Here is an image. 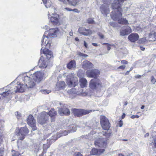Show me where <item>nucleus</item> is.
I'll return each mask as SVG.
<instances>
[{
	"label": "nucleus",
	"instance_id": "22",
	"mask_svg": "<svg viewBox=\"0 0 156 156\" xmlns=\"http://www.w3.org/2000/svg\"><path fill=\"white\" fill-rule=\"evenodd\" d=\"M58 112L60 114H64L66 115H69L70 114V112L69 109L66 106H64L63 108H59Z\"/></svg>",
	"mask_w": 156,
	"mask_h": 156
},
{
	"label": "nucleus",
	"instance_id": "36",
	"mask_svg": "<svg viewBox=\"0 0 156 156\" xmlns=\"http://www.w3.org/2000/svg\"><path fill=\"white\" fill-rule=\"evenodd\" d=\"M103 44L104 45H107V49L108 51H109L110 50L111 46H113V45H111L109 44L106 43H104Z\"/></svg>",
	"mask_w": 156,
	"mask_h": 156
},
{
	"label": "nucleus",
	"instance_id": "60",
	"mask_svg": "<svg viewBox=\"0 0 156 156\" xmlns=\"http://www.w3.org/2000/svg\"><path fill=\"white\" fill-rule=\"evenodd\" d=\"M75 40L76 41H79V38L77 37H76L75 38Z\"/></svg>",
	"mask_w": 156,
	"mask_h": 156
},
{
	"label": "nucleus",
	"instance_id": "29",
	"mask_svg": "<svg viewBox=\"0 0 156 156\" xmlns=\"http://www.w3.org/2000/svg\"><path fill=\"white\" fill-rule=\"evenodd\" d=\"M39 64L41 67L46 68L47 67L46 62L44 60H42L41 58L39 60Z\"/></svg>",
	"mask_w": 156,
	"mask_h": 156
},
{
	"label": "nucleus",
	"instance_id": "63",
	"mask_svg": "<svg viewBox=\"0 0 156 156\" xmlns=\"http://www.w3.org/2000/svg\"><path fill=\"white\" fill-rule=\"evenodd\" d=\"M144 107H144V105H142V106H141V109H143L144 108Z\"/></svg>",
	"mask_w": 156,
	"mask_h": 156
},
{
	"label": "nucleus",
	"instance_id": "55",
	"mask_svg": "<svg viewBox=\"0 0 156 156\" xmlns=\"http://www.w3.org/2000/svg\"><path fill=\"white\" fill-rule=\"evenodd\" d=\"M92 44L94 46L97 47L98 46V44L96 43H92Z\"/></svg>",
	"mask_w": 156,
	"mask_h": 156
},
{
	"label": "nucleus",
	"instance_id": "52",
	"mask_svg": "<svg viewBox=\"0 0 156 156\" xmlns=\"http://www.w3.org/2000/svg\"><path fill=\"white\" fill-rule=\"evenodd\" d=\"M47 150H43V151L41 153V155H44V154L46 153Z\"/></svg>",
	"mask_w": 156,
	"mask_h": 156
},
{
	"label": "nucleus",
	"instance_id": "44",
	"mask_svg": "<svg viewBox=\"0 0 156 156\" xmlns=\"http://www.w3.org/2000/svg\"><path fill=\"white\" fill-rule=\"evenodd\" d=\"M112 133V132L111 131H109L108 133H107L105 132L104 135L106 136H110Z\"/></svg>",
	"mask_w": 156,
	"mask_h": 156
},
{
	"label": "nucleus",
	"instance_id": "35",
	"mask_svg": "<svg viewBox=\"0 0 156 156\" xmlns=\"http://www.w3.org/2000/svg\"><path fill=\"white\" fill-rule=\"evenodd\" d=\"M65 9H66L67 10L69 11H73L75 12H78V13L79 12V11L77 9H73L68 8H66Z\"/></svg>",
	"mask_w": 156,
	"mask_h": 156
},
{
	"label": "nucleus",
	"instance_id": "46",
	"mask_svg": "<svg viewBox=\"0 0 156 156\" xmlns=\"http://www.w3.org/2000/svg\"><path fill=\"white\" fill-rule=\"evenodd\" d=\"M139 116L137 115H132L131 117V118L132 119H134L135 118L137 119L139 118Z\"/></svg>",
	"mask_w": 156,
	"mask_h": 156
},
{
	"label": "nucleus",
	"instance_id": "47",
	"mask_svg": "<svg viewBox=\"0 0 156 156\" xmlns=\"http://www.w3.org/2000/svg\"><path fill=\"white\" fill-rule=\"evenodd\" d=\"M118 124L119 125V127H121L123 125V121L122 120H120L119 121Z\"/></svg>",
	"mask_w": 156,
	"mask_h": 156
},
{
	"label": "nucleus",
	"instance_id": "9",
	"mask_svg": "<svg viewBox=\"0 0 156 156\" xmlns=\"http://www.w3.org/2000/svg\"><path fill=\"white\" fill-rule=\"evenodd\" d=\"M102 83L99 79H91L89 83V86L92 89H96L97 87H102Z\"/></svg>",
	"mask_w": 156,
	"mask_h": 156
},
{
	"label": "nucleus",
	"instance_id": "28",
	"mask_svg": "<svg viewBox=\"0 0 156 156\" xmlns=\"http://www.w3.org/2000/svg\"><path fill=\"white\" fill-rule=\"evenodd\" d=\"M33 79L32 78L28 83H27V85L26 86L28 88H31L33 87L35 85V83L34 81H33Z\"/></svg>",
	"mask_w": 156,
	"mask_h": 156
},
{
	"label": "nucleus",
	"instance_id": "31",
	"mask_svg": "<svg viewBox=\"0 0 156 156\" xmlns=\"http://www.w3.org/2000/svg\"><path fill=\"white\" fill-rule=\"evenodd\" d=\"M109 10L108 8L102 7L101 9V12L103 14L107 15L109 12Z\"/></svg>",
	"mask_w": 156,
	"mask_h": 156
},
{
	"label": "nucleus",
	"instance_id": "19",
	"mask_svg": "<svg viewBox=\"0 0 156 156\" xmlns=\"http://www.w3.org/2000/svg\"><path fill=\"white\" fill-rule=\"evenodd\" d=\"M41 54H44L46 56L47 58L48 59L53 57L52 51L45 48L43 49L42 48L41 49Z\"/></svg>",
	"mask_w": 156,
	"mask_h": 156
},
{
	"label": "nucleus",
	"instance_id": "12",
	"mask_svg": "<svg viewBox=\"0 0 156 156\" xmlns=\"http://www.w3.org/2000/svg\"><path fill=\"white\" fill-rule=\"evenodd\" d=\"M66 82L70 87H75L78 83V80L76 77H71L66 79Z\"/></svg>",
	"mask_w": 156,
	"mask_h": 156
},
{
	"label": "nucleus",
	"instance_id": "11",
	"mask_svg": "<svg viewBox=\"0 0 156 156\" xmlns=\"http://www.w3.org/2000/svg\"><path fill=\"white\" fill-rule=\"evenodd\" d=\"M86 74L88 77L97 78L100 74L99 70L97 69H94L90 70L87 71Z\"/></svg>",
	"mask_w": 156,
	"mask_h": 156
},
{
	"label": "nucleus",
	"instance_id": "7",
	"mask_svg": "<svg viewBox=\"0 0 156 156\" xmlns=\"http://www.w3.org/2000/svg\"><path fill=\"white\" fill-rule=\"evenodd\" d=\"M100 124L102 128L105 130H108L110 127V123L108 119L104 116L100 117Z\"/></svg>",
	"mask_w": 156,
	"mask_h": 156
},
{
	"label": "nucleus",
	"instance_id": "51",
	"mask_svg": "<svg viewBox=\"0 0 156 156\" xmlns=\"http://www.w3.org/2000/svg\"><path fill=\"white\" fill-rule=\"evenodd\" d=\"M141 77V76L139 75H137L134 76L135 78L136 79H139Z\"/></svg>",
	"mask_w": 156,
	"mask_h": 156
},
{
	"label": "nucleus",
	"instance_id": "57",
	"mask_svg": "<svg viewBox=\"0 0 156 156\" xmlns=\"http://www.w3.org/2000/svg\"><path fill=\"white\" fill-rule=\"evenodd\" d=\"M149 133H146L144 135V137H146L149 136Z\"/></svg>",
	"mask_w": 156,
	"mask_h": 156
},
{
	"label": "nucleus",
	"instance_id": "26",
	"mask_svg": "<svg viewBox=\"0 0 156 156\" xmlns=\"http://www.w3.org/2000/svg\"><path fill=\"white\" fill-rule=\"evenodd\" d=\"M66 86L65 83L63 81H60L57 84V87L59 90L64 89Z\"/></svg>",
	"mask_w": 156,
	"mask_h": 156
},
{
	"label": "nucleus",
	"instance_id": "39",
	"mask_svg": "<svg viewBox=\"0 0 156 156\" xmlns=\"http://www.w3.org/2000/svg\"><path fill=\"white\" fill-rule=\"evenodd\" d=\"M151 81L153 84H154L156 82V79L153 76H151Z\"/></svg>",
	"mask_w": 156,
	"mask_h": 156
},
{
	"label": "nucleus",
	"instance_id": "10",
	"mask_svg": "<svg viewBox=\"0 0 156 156\" xmlns=\"http://www.w3.org/2000/svg\"><path fill=\"white\" fill-rule=\"evenodd\" d=\"M27 124L32 128V130H37L36 121L32 115H29L27 119Z\"/></svg>",
	"mask_w": 156,
	"mask_h": 156
},
{
	"label": "nucleus",
	"instance_id": "14",
	"mask_svg": "<svg viewBox=\"0 0 156 156\" xmlns=\"http://www.w3.org/2000/svg\"><path fill=\"white\" fill-rule=\"evenodd\" d=\"M49 19L51 23L54 25H58L60 24L58 15L56 14H54L53 16L50 17Z\"/></svg>",
	"mask_w": 156,
	"mask_h": 156
},
{
	"label": "nucleus",
	"instance_id": "23",
	"mask_svg": "<svg viewBox=\"0 0 156 156\" xmlns=\"http://www.w3.org/2000/svg\"><path fill=\"white\" fill-rule=\"evenodd\" d=\"M60 2L64 3L68 2L70 4L74 6L76 5L79 2L80 0H59Z\"/></svg>",
	"mask_w": 156,
	"mask_h": 156
},
{
	"label": "nucleus",
	"instance_id": "27",
	"mask_svg": "<svg viewBox=\"0 0 156 156\" xmlns=\"http://www.w3.org/2000/svg\"><path fill=\"white\" fill-rule=\"evenodd\" d=\"M32 78H30V77H29L28 76H25L24 77V79H23V81H24V83L25 84V85H23V84H21V85H23V87H24V91L25 90V89H24V86H26L27 85V83H28V82Z\"/></svg>",
	"mask_w": 156,
	"mask_h": 156
},
{
	"label": "nucleus",
	"instance_id": "38",
	"mask_svg": "<svg viewBox=\"0 0 156 156\" xmlns=\"http://www.w3.org/2000/svg\"><path fill=\"white\" fill-rule=\"evenodd\" d=\"M78 55L80 56L83 57H87L88 56V55H87L82 53L80 52L78 53Z\"/></svg>",
	"mask_w": 156,
	"mask_h": 156
},
{
	"label": "nucleus",
	"instance_id": "21",
	"mask_svg": "<svg viewBox=\"0 0 156 156\" xmlns=\"http://www.w3.org/2000/svg\"><path fill=\"white\" fill-rule=\"evenodd\" d=\"M139 37L138 34L136 33H133L128 36V38L130 42H134L138 40Z\"/></svg>",
	"mask_w": 156,
	"mask_h": 156
},
{
	"label": "nucleus",
	"instance_id": "48",
	"mask_svg": "<svg viewBox=\"0 0 156 156\" xmlns=\"http://www.w3.org/2000/svg\"><path fill=\"white\" fill-rule=\"evenodd\" d=\"M110 25L113 27H115L116 26V23L115 22H110Z\"/></svg>",
	"mask_w": 156,
	"mask_h": 156
},
{
	"label": "nucleus",
	"instance_id": "1",
	"mask_svg": "<svg viewBox=\"0 0 156 156\" xmlns=\"http://www.w3.org/2000/svg\"><path fill=\"white\" fill-rule=\"evenodd\" d=\"M108 143V139L107 138L100 137L97 139L94 142V144L95 147L101 149L94 148L90 151V154L98 156L103 154L107 147Z\"/></svg>",
	"mask_w": 156,
	"mask_h": 156
},
{
	"label": "nucleus",
	"instance_id": "8",
	"mask_svg": "<svg viewBox=\"0 0 156 156\" xmlns=\"http://www.w3.org/2000/svg\"><path fill=\"white\" fill-rule=\"evenodd\" d=\"M29 132L28 129L26 126H25L20 128L16 135L20 136L19 139L20 140H23L25 138V136L28 134Z\"/></svg>",
	"mask_w": 156,
	"mask_h": 156
},
{
	"label": "nucleus",
	"instance_id": "2",
	"mask_svg": "<svg viewBox=\"0 0 156 156\" xmlns=\"http://www.w3.org/2000/svg\"><path fill=\"white\" fill-rule=\"evenodd\" d=\"M127 0H115L112 4V7L114 10L112 12L111 16L113 19L122 16L123 10L122 8L123 3Z\"/></svg>",
	"mask_w": 156,
	"mask_h": 156
},
{
	"label": "nucleus",
	"instance_id": "53",
	"mask_svg": "<svg viewBox=\"0 0 156 156\" xmlns=\"http://www.w3.org/2000/svg\"><path fill=\"white\" fill-rule=\"evenodd\" d=\"M154 147H156V136L155 138L154 139Z\"/></svg>",
	"mask_w": 156,
	"mask_h": 156
},
{
	"label": "nucleus",
	"instance_id": "18",
	"mask_svg": "<svg viewBox=\"0 0 156 156\" xmlns=\"http://www.w3.org/2000/svg\"><path fill=\"white\" fill-rule=\"evenodd\" d=\"M148 37L149 41H154L156 40V28L150 31Z\"/></svg>",
	"mask_w": 156,
	"mask_h": 156
},
{
	"label": "nucleus",
	"instance_id": "42",
	"mask_svg": "<svg viewBox=\"0 0 156 156\" xmlns=\"http://www.w3.org/2000/svg\"><path fill=\"white\" fill-rule=\"evenodd\" d=\"M4 152V148L2 147L0 148V155H3Z\"/></svg>",
	"mask_w": 156,
	"mask_h": 156
},
{
	"label": "nucleus",
	"instance_id": "41",
	"mask_svg": "<svg viewBox=\"0 0 156 156\" xmlns=\"http://www.w3.org/2000/svg\"><path fill=\"white\" fill-rule=\"evenodd\" d=\"M120 61L121 63L122 64L126 65L128 63L127 61L124 60H122Z\"/></svg>",
	"mask_w": 156,
	"mask_h": 156
},
{
	"label": "nucleus",
	"instance_id": "64",
	"mask_svg": "<svg viewBox=\"0 0 156 156\" xmlns=\"http://www.w3.org/2000/svg\"><path fill=\"white\" fill-rule=\"evenodd\" d=\"M118 156H124L122 154H119Z\"/></svg>",
	"mask_w": 156,
	"mask_h": 156
},
{
	"label": "nucleus",
	"instance_id": "24",
	"mask_svg": "<svg viewBox=\"0 0 156 156\" xmlns=\"http://www.w3.org/2000/svg\"><path fill=\"white\" fill-rule=\"evenodd\" d=\"M79 82L80 86L81 88L86 87L87 85V80L81 77L80 78Z\"/></svg>",
	"mask_w": 156,
	"mask_h": 156
},
{
	"label": "nucleus",
	"instance_id": "40",
	"mask_svg": "<svg viewBox=\"0 0 156 156\" xmlns=\"http://www.w3.org/2000/svg\"><path fill=\"white\" fill-rule=\"evenodd\" d=\"M73 156H83L80 152H78L75 153Z\"/></svg>",
	"mask_w": 156,
	"mask_h": 156
},
{
	"label": "nucleus",
	"instance_id": "62",
	"mask_svg": "<svg viewBox=\"0 0 156 156\" xmlns=\"http://www.w3.org/2000/svg\"><path fill=\"white\" fill-rule=\"evenodd\" d=\"M133 69V67H131L130 69L129 70V71L130 72Z\"/></svg>",
	"mask_w": 156,
	"mask_h": 156
},
{
	"label": "nucleus",
	"instance_id": "13",
	"mask_svg": "<svg viewBox=\"0 0 156 156\" xmlns=\"http://www.w3.org/2000/svg\"><path fill=\"white\" fill-rule=\"evenodd\" d=\"M44 76V74L40 72H37L31 75L34 80L38 82H40L43 79Z\"/></svg>",
	"mask_w": 156,
	"mask_h": 156
},
{
	"label": "nucleus",
	"instance_id": "58",
	"mask_svg": "<svg viewBox=\"0 0 156 156\" xmlns=\"http://www.w3.org/2000/svg\"><path fill=\"white\" fill-rule=\"evenodd\" d=\"M130 72V71L129 70L127 71L125 73V75H129V73Z\"/></svg>",
	"mask_w": 156,
	"mask_h": 156
},
{
	"label": "nucleus",
	"instance_id": "33",
	"mask_svg": "<svg viewBox=\"0 0 156 156\" xmlns=\"http://www.w3.org/2000/svg\"><path fill=\"white\" fill-rule=\"evenodd\" d=\"M146 41V39L145 38H141L137 42V43L139 44H143Z\"/></svg>",
	"mask_w": 156,
	"mask_h": 156
},
{
	"label": "nucleus",
	"instance_id": "59",
	"mask_svg": "<svg viewBox=\"0 0 156 156\" xmlns=\"http://www.w3.org/2000/svg\"><path fill=\"white\" fill-rule=\"evenodd\" d=\"M44 4H46L47 2V0H42Z\"/></svg>",
	"mask_w": 156,
	"mask_h": 156
},
{
	"label": "nucleus",
	"instance_id": "54",
	"mask_svg": "<svg viewBox=\"0 0 156 156\" xmlns=\"http://www.w3.org/2000/svg\"><path fill=\"white\" fill-rule=\"evenodd\" d=\"M139 47L140 49V50L142 51H144L145 48L142 46H140Z\"/></svg>",
	"mask_w": 156,
	"mask_h": 156
},
{
	"label": "nucleus",
	"instance_id": "17",
	"mask_svg": "<svg viewBox=\"0 0 156 156\" xmlns=\"http://www.w3.org/2000/svg\"><path fill=\"white\" fill-rule=\"evenodd\" d=\"M82 66V68L85 70L91 69L94 66L92 63L87 60L84 61L83 62Z\"/></svg>",
	"mask_w": 156,
	"mask_h": 156
},
{
	"label": "nucleus",
	"instance_id": "5",
	"mask_svg": "<svg viewBox=\"0 0 156 156\" xmlns=\"http://www.w3.org/2000/svg\"><path fill=\"white\" fill-rule=\"evenodd\" d=\"M12 86L11 87L13 89H12V90H7V91L6 90L5 91L3 92L0 94L2 97L4 98L6 97L10 94H12L13 92L15 93L17 92H24V89L23 87V85H21L20 82H18L15 85Z\"/></svg>",
	"mask_w": 156,
	"mask_h": 156
},
{
	"label": "nucleus",
	"instance_id": "20",
	"mask_svg": "<svg viewBox=\"0 0 156 156\" xmlns=\"http://www.w3.org/2000/svg\"><path fill=\"white\" fill-rule=\"evenodd\" d=\"M124 29L122 30L120 32V35L122 36L127 35L132 32L131 28L129 26H124Z\"/></svg>",
	"mask_w": 156,
	"mask_h": 156
},
{
	"label": "nucleus",
	"instance_id": "30",
	"mask_svg": "<svg viewBox=\"0 0 156 156\" xmlns=\"http://www.w3.org/2000/svg\"><path fill=\"white\" fill-rule=\"evenodd\" d=\"M11 152L12 156H22L21 154L18 151L12 149Z\"/></svg>",
	"mask_w": 156,
	"mask_h": 156
},
{
	"label": "nucleus",
	"instance_id": "45",
	"mask_svg": "<svg viewBox=\"0 0 156 156\" xmlns=\"http://www.w3.org/2000/svg\"><path fill=\"white\" fill-rule=\"evenodd\" d=\"M98 35L101 39H103L104 38V35L101 33H98Z\"/></svg>",
	"mask_w": 156,
	"mask_h": 156
},
{
	"label": "nucleus",
	"instance_id": "37",
	"mask_svg": "<svg viewBox=\"0 0 156 156\" xmlns=\"http://www.w3.org/2000/svg\"><path fill=\"white\" fill-rule=\"evenodd\" d=\"M15 114L17 118L18 119H20L21 116V114L20 113L18 112H15Z\"/></svg>",
	"mask_w": 156,
	"mask_h": 156
},
{
	"label": "nucleus",
	"instance_id": "6",
	"mask_svg": "<svg viewBox=\"0 0 156 156\" xmlns=\"http://www.w3.org/2000/svg\"><path fill=\"white\" fill-rule=\"evenodd\" d=\"M71 111L75 116L80 117L89 114L92 112V110L74 108L72 109Z\"/></svg>",
	"mask_w": 156,
	"mask_h": 156
},
{
	"label": "nucleus",
	"instance_id": "43",
	"mask_svg": "<svg viewBox=\"0 0 156 156\" xmlns=\"http://www.w3.org/2000/svg\"><path fill=\"white\" fill-rule=\"evenodd\" d=\"M126 68V66L125 65H121L118 68V69H121L122 70H124Z\"/></svg>",
	"mask_w": 156,
	"mask_h": 156
},
{
	"label": "nucleus",
	"instance_id": "49",
	"mask_svg": "<svg viewBox=\"0 0 156 156\" xmlns=\"http://www.w3.org/2000/svg\"><path fill=\"white\" fill-rule=\"evenodd\" d=\"M84 45L85 48H87L88 47V45L87 43L85 41H84Z\"/></svg>",
	"mask_w": 156,
	"mask_h": 156
},
{
	"label": "nucleus",
	"instance_id": "61",
	"mask_svg": "<svg viewBox=\"0 0 156 156\" xmlns=\"http://www.w3.org/2000/svg\"><path fill=\"white\" fill-rule=\"evenodd\" d=\"M127 104H128L127 102V101H125L124 103V105H127Z\"/></svg>",
	"mask_w": 156,
	"mask_h": 156
},
{
	"label": "nucleus",
	"instance_id": "15",
	"mask_svg": "<svg viewBox=\"0 0 156 156\" xmlns=\"http://www.w3.org/2000/svg\"><path fill=\"white\" fill-rule=\"evenodd\" d=\"M78 31L80 34L84 36L89 35L92 33V31L90 29H87L83 27L79 28Z\"/></svg>",
	"mask_w": 156,
	"mask_h": 156
},
{
	"label": "nucleus",
	"instance_id": "34",
	"mask_svg": "<svg viewBox=\"0 0 156 156\" xmlns=\"http://www.w3.org/2000/svg\"><path fill=\"white\" fill-rule=\"evenodd\" d=\"M51 145V144H44L43 146V150H47L48 148L50 147Z\"/></svg>",
	"mask_w": 156,
	"mask_h": 156
},
{
	"label": "nucleus",
	"instance_id": "56",
	"mask_svg": "<svg viewBox=\"0 0 156 156\" xmlns=\"http://www.w3.org/2000/svg\"><path fill=\"white\" fill-rule=\"evenodd\" d=\"M126 115L124 113H123L122 115V119H123L125 117Z\"/></svg>",
	"mask_w": 156,
	"mask_h": 156
},
{
	"label": "nucleus",
	"instance_id": "4",
	"mask_svg": "<svg viewBox=\"0 0 156 156\" xmlns=\"http://www.w3.org/2000/svg\"><path fill=\"white\" fill-rule=\"evenodd\" d=\"M58 28H55L49 30L48 35L45 36L44 34L43 36L42 39L41 40V45L44 44L50 47L51 43V38L56 36L57 34L59 31Z\"/></svg>",
	"mask_w": 156,
	"mask_h": 156
},
{
	"label": "nucleus",
	"instance_id": "3",
	"mask_svg": "<svg viewBox=\"0 0 156 156\" xmlns=\"http://www.w3.org/2000/svg\"><path fill=\"white\" fill-rule=\"evenodd\" d=\"M48 115L51 118V122H55V116L57 115V112L54 108H51L48 112H44L41 113L38 119V122L40 124L42 125L46 122L48 119Z\"/></svg>",
	"mask_w": 156,
	"mask_h": 156
},
{
	"label": "nucleus",
	"instance_id": "16",
	"mask_svg": "<svg viewBox=\"0 0 156 156\" xmlns=\"http://www.w3.org/2000/svg\"><path fill=\"white\" fill-rule=\"evenodd\" d=\"M111 13L112 12L110 13V16L114 20H117L118 23L119 24L123 25H127L129 24L128 20H126V18L122 17L120 18H119L120 17H121L122 15L121 16H119L117 18L115 19H113L111 16Z\"/></svg>",
	"mask_w": 156,
	"mask_h": 156
},
{
	"label": "nucleus",
	"instance_id": "32",
	"mask_svg": "<svg viewBox=\"0 0 156 156\" xmlns=\"http://www.w3.org/2000/svg\"><path fill=\"white\" fill-rule=\"evenodd\" d=\"M87 22L89 24H94L95 23V22L94 20L93 19L91 18H89L87 20Z\"/></svg>",
	"mask_w": 156,
	"mask_h": 156
},
{
	"label": "nucleus",
	"instance_id": "25",
	"mask_svg": "<svg viewBox=\"0 0 156 156\" xmlns=\"http://www.w3.org/2000/svg\"><path fill=\"white\" fill-rule=\"evenodd\" d=\"M66 67L69 69L75 68L76 67V62L75 60H73L70 61L67 64Z\"/></svg>",
	"mask_w": 156,
	"mask_h": 156
},
{
	"label": "nucleus",
	"instance_id": "50",
	"mask_svg": "<svg viewBox=\"0 0 156 156\" xmlns=\"http://www.w3.org/2000/svg\"><path fill=\"white\" fill-rule=\"evenodd\" d=\"M42 91L43 92V93L44 94L47 93V94H49L50 92L48 90H42Z\"/></svg>",
	"mask_w": 156,
	"mask_h": 156
}]
</instances>
